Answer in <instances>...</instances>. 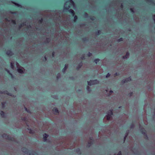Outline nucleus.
I'll return each mask as SVG.
<instances>
[{
    "label": "nucleus",
    "instance_id": "nucleus-30",
    "mask_svg": "<svg viewBox=\"0 0 155 155\" xmlns=\"http://www.w3.org/2000/svg\"><path fill=\"white\" fill-rule=\"evenodd\" d=\"M90 19L92 21H94L95 19V17L94 16H90Z\"/></svg>",
    "mask_w": 155,
    "mask_h": 155
},
{
    "label": "nucleus",
    "instance_id": "nucleus-5",
    "mask_svg": "<svg viewBox=\"0 0 155 155\" xmlns=\"http://www.w3.org/2000/svg\"><path fill=\"white\" fill-rule=\"evenodd\" d=\"M0 93L1 94H6L8 95L11 96L12 94L8 92L7 91H0Z\"/></svg>",
    "mask_w": 155,
    "mask_h": 155
},
{
    "label": "nucleus",
    "instance_id": "nucleus-53",
    "mask_svg": "<svg viewBox=\"0 0 155 155\" xmlns=\"http://www.w3.org/2000/svg\"><path fill=\"white\" fill-rule=\"evenodd\" d=\"M43 136H49L47 134H45L44 135H43Z\"/></svg>",
    "mask_w": 155,
    "mask_h": 155
},
{
    "label": "nucleus",
    "instance_id": "nucleus-12",
    "mask_svg": "<svg viewBox=\"0 0 155 155\" xmlns=\"http://www.w3.org/2000/svg\"><path fill=\"white\" fill-rule=\"evenodd\" d=\"M17 71L20 74H23L24 73V71L22 68H19L18 69Z\"/></svg>",
    "mask_w": 155,
    "mask_h": 155
},
{
    "label": "nucleus",
    "instance_id": "nucleus-3",
    "mask_svg": "<svg viewBox=\"0 0 155 155\" xmlns=\"http://www.w3.org/2000/svg\"><path fill=\"white\" fill-rule=\"evenodd\" d=\"M90 141L88 142L86 146L87 147H90L91 145L94 144V140L93 139H92L91 137H90Z\"/></svg>",
    "mask_w": 155,
    "mask_h": 155
},
{
    "label": "nucleus",
    "instance_id": "nucleus-26",
    "mask_svg": "<svg viewBox=\"0 0 155 155\" xmlns=\"http://www.w3.org/2000/svg\"><path fill=\"white\" fill-rule=\"evenodd\" d=\"M74 22H76V21L78 19V17L76 15H74Z\"/></svg>",
    "mask_w": 155,
    "mask_h": 155
},
{
    "label": "nucleus",
    "instance_id": "nucleus-28",
    "mask_svg": "<svg viewBox=\"0 0 155 155\" xmlns=\"http://www.w3.org/2000/svg\"><path fill=\"white\" fill-rule=\"evenodd\" d=\"M82 40L83 41H87L88 40V38L85 37L82 39Z\"/></svg>",
    "mask_w": 155,
    "mask_h": 155
},
{
    "label": "nucleus",
    "instance_id": "nucleus-27",
    "mask_svg": "<svg viewBox=\"0 0 155 155\" xmlns=\"http://www.w3.org/2000/svg\"><path fill=\"white\" fill-rule=\"evenodd\" d=\"M101 33V31L100 30H98L96 32V34L97 35H100Z\"/></svg>",
    "mask_w": 155,
    "mask_h": 155
},
{
    "label": "nucleus",
    "instance_id": "nucleus-13",
    "mask_svg": "<svg viewBox=\"0 0 155 155\" xmlns=\"http://www.w3.org/2000/svg\"><path fill=\"white\" fill-rule=\"evenodd\" d=\"M107 114L108 115H110V116L112 115L113 114V110L110 109L109 110L107 111Z\"/></svg>",
    "mask_w": 155,
    "mask_h": 155
},
{
    "label": "nucleus",
    "instance_id": "nucleus-48",
    "mask_svg": "<svg viewBox=\"0 0 155 155\" xmlns=\"http://www.w3.org/2000/svg\"><path fill=\"white\" fill-rule=\"evenodd\" d=\"M130 10L131 12H134V9L133 8H130Z\"/></svg>",
    "mask_w": 155,
    "mask_h": 155
},
{
    "label": "nucleus",
    "instance_id": "nucleus-46",
    "mask_svg": "<svg viewBox=\"0 0 155 155\" xmlns=\"http://www.w3.org/2000/svg\"><path fill=\"white\" fill-rule=\"evenodd\" d=\"M153 19L155 23V15H153Z\"/></svg>",
    "mask_w": 155,
    "mask_h": 155
},
{
    "label": "nucleus",
    "instance_id": "nucleus-25",
    "mask_svg": "<svg viewBox=\"0 0 155 155\" xmlns=\"http://www.w3.org/2000/svg\"><path fill=\"white\" fill-rule=\"evenodd\" d=\"M129 127L130 129H133L134 127V124L132 123L130 124Z\"/></svg>",
    "mask_w": 155,
    "mask_h": 155
},
{
    "label": "nucleus",
    "instance_id": "nucleus-36",
    "mask_svg": "<svg viewBox=\"0 0 155 155\" xmlns=\"http://www.w3.org/2000/svg\"><path fill=\"white\" fill-rule=\"evenodd\" d=\"M11 21L12 23H13L14 25H16V21L15 20H11Z\"/></svg>",
    "mask_w": 155,
    "mask_h": 155
},
{
    "label": "nucleus",
    "instance_id": "nucleus-63",
    "mask_svg": "<svg viewBox=\"0 0 155 155\" xmlns=\"http://www.w3.org/2000/svg\"><path fill=\"white\" fill-rule=\"evenodd\" d=\"M99 137V136H98V137Z\"/></svg>",
    "mask_w": 155,
    "mask_h": 155
},
{
    "label": "nucleus",
    "instance_id": "nucleus-23",
    "mask_svg": "<svg viewBox=\"0 0 155 155\" xmlns=\"http://www.w3.org/2000/svg\"><path fill=\"white\" fill-rule=\"evenodd\" d=\"M99 61H100V60L99 59L97 58V59H95L94 60V62H95L96 64H97L99 62Z\"/></svg>",
    "mask_w": 155,
    "mask_h": 155
},
{
    "label": "nucleus",
    "instance_id": "nucleus-33",
    "mask_svg": "<svg viewBox=\"0 0 155 155\" xmlns=\"http://www.w3.org/2000/svg\"><path fill=\"white\" fill-rule=\"evenodd\" d=\"M43 21V19L42 18H41V19L39 20L38 22L40 24H41L42 23Z\"/></svg>",
    "mask_w": 155,
    "mask_h": 155
},
{
    "label": "nucleus",
    "instance_id": "nucleus-19",
    "mask_svg": "<svg viewBox=\"0 0 155 155\" xmlns=\"http://www.w3.org/2000/svg\"><path fill=\"white\" fill-rule=\"evenodd\" d=\"M70 7L69 5H68L67 6H64V10H69V9L70 8Z\"/></svg>",
    "mask_w": 155,
    "mask_h": 155
},
{
    "label": "nucleus",
    "instance_id": "nucleus-2",
    "mask_svg": "<svg viewBox=\"0 0 155 155\" xmlns=\"http://www.w3.org/2000/svg\"><path fill=\"white\" fill-rule=\"evenodd\" d=\"M99 81L97 79L93 80H90L87 81L88 84L89 85L91 86L92 85L97 84L99 83Z\"/></svg>",
    "mask_w": 155,
    "mask_h": 155
},
{
    "label": "nucleus",
    "instance_id": "nucleus-64",
    "mask_svg": "<svg viewBox=\"0 0 155 155\" xmlns=\"http://www.w3.org/2000/svg\"><path fill=\"white\" fill-rule=\"evenodd\" d=\"M154 29H155V26L154 27Z\"/></svg>",
    "mask_w": 155,
    "mask_h": 155
},
{
    "label": "nucleus",
    "instance_id": "nucleus-41",
    "mask_svg": "<svg viewBox=\"0 0 155 155\" xmlns=\"http://www.w3.org/2000/svg\"><path fill=\"white\" fill-rule=\"evenodd\" d=\"M69 2L71 4H74V2L72 0H70Z\"/></svg>",
    "mask_w": 155,
    "mask_h": 155
},
{
    "label": "nucleus",
    "instance_id": "nucleus-37",
    "mask_svg": "<svg viewBox=\"0 0 155 155\" xmlns=\"http://www.w3.org/2000/svg\"><path fill=\"white\" fill-rule=\"evenodd\" d=\"M110 74L109 73H108L106 75V78H108L110 77Z\"/></svg>",
    "mask_w": 155,
    "mask_h": 155
},
{
    "label": "nucleus",
    "instance_id": "nucleus-15",
    "mask_svg": "<svg viewBox=\"0 0 155 155\" xmlns=\"http://www.w3.org/2000/svg\"><path fill=\"white\" fill-rule=\"evenodd\" d=\"M0 115L3 118L5 117V113L2 111H1L0 112Z\"/></svg>",
    "mask_w": 155,
    "mask_h": 155
},
{
    "label": "nucleus",
    "instance_id": "nucleus-6",
    "mask_svg": "<svg viewBox=\"0 0 155 155\" xmlns=\"http://www.w3.org/2000/svg\"><path fill=\"white\" fill-rule=\"evenodd\" d=\"M6 54L7 55L10 56H12L13 54V52L11 50H8L6 52Z\"/></svg>",
    "mask_w": 155,
    "mask_h": 155
},
{
    "label": "nucleus",
    "instance_id": "nucleus-56",
    "mask_svg": "<svg viewBox=\"0 0 155 155\" xmlns=\"http://www.w3.org/2000/svg\"><path fill=\"white\" fill-rule=\"evenodd\" d=\"M113 92V91L112 90H110V93H112Z\"/></svg>",
    "mask_w": 155,
    "mask_h": 155
},
{
    "label": "nucleus",
    "instance_id": "nucleus-62",
    "mask_svg": "<svg viewBox=\"0 0 155 155\" xmlns=\"http://www.w3.org/2000/svg\"><path fill=\"white\" fill-rule=\"evenodd\" d=\"M144 136H147V135L146 134L145 135H144Z\"/></svg>",
    "mask_w": 155,
    "mask_h": 155
},
{
    "label": "nucleus",
    "instance_id": "nucleus-39",
    "mask_svg": "<svg viewBox=\"0 0 155 155\" xmlns=\"http://www.w3.org/2000/svg\"><path fill=\"white\" fill-rule=\"evenodd\" d=\"M84 15L86 17H87L88 16V14L86 13H85L84 14Z\"/></svg>",
    "mask_w": 155,
    "mask_h": 155
},
{
    "label": "nucleus",
    "instance_id": "nucleus-16",
    "mask_svg": "<svg viewBox=\"0 0 155 155\" xmlns=\"http://www.w3.org/2000/svg\"><path fill=\"white\" fill-rule=\"evenodd\" d=\"M43 139L45 142H48L49 143L50 142V141L49 140H48L47 138L49 136H43Z\"/></svg>",
    "mask_w": 155,
    "mask_h": 155
},
{
    "label": "nucleus",
    "instance_id": "nucleus-54",
    "mask_svg": "<svg viewBox=\"0 0 155 155\" xmlns=\"http://www.w3.org/2000/svg\"><path fill=\"white\" fill-rule=\"evenodd\" d=\"M133 94V93L132 92H130V93H129V94L130 95V96H131Z\"/></svg>",
    "mask_w": 155,
    "mask_h": 155
},
{
    "label": "nucleus",
    "instance_id": "nucleus-18",
    "mask_svg": "<svg viewBox=\"0 0 155 155\" xmlns=\"http://www.w3.org/2000/svg\"><path fill=\"white\" fill-rule=\"evenodd\" d=\"M25 25V23L24 22L22 23L19 25V28H20L22 27H23V26Z\"/></svg>",
    "mask_w": 155,
    "mask_h": 155
},
{
    "label": "nucleus",
    "instance_id": "nucleus-1",
    "mask_svg": "<svg viewBox=\"0 0 155 155\" xmlns=\"http://www.w3.org/2000/svg\"><path fill=\"white\" fill-rule=\"evenodd\" d=\"M21 150L23 152L28 155H38L36 151H30L25 147H22Z\"/></svg>",
    "mask_w": 155,
    "mask_h": 155
},
{
    "label": "nucleus",
    "instance_id": "nucleus-60",
    "mask_svg": "<svg viewBox=\"0 0 155 155\" xmlns=\"http://www.w3.org/2000/svg\"><path fill=\"white\" fill-rule=\"evenodd\" d=\"M121 7L122 8L123 7V5H121Z\"/></svg>",
    "mask_w": 155,
    "mask_h": 155
},
{
    "label": "nucleus",
    "instance_id": "nucleus-29",
    "mask_svg": "<svg viewBox=\"0 0 155 155\" xmlns=\"http://www.w3.org/2000/svg\"><path fill=\"white\" fill-rule=\"evenodd\" d=\"M86 89L89 92H90L91 91V89L90 88V87L88 86H87V87Z\"/></svg>",
    "mask_w": 155,
    "mask_h": 155
},
{
    "label": "nucleus",
    "instance_id": "nucleus-44",
    "mask_svg": "<svg viewBox=\"0 0 155 155\" xmlns=\"http://www.w3.org/2000/svg\"><path fill=\"white\" fill-rule=\"evenodd\" d=\"M27 112L29 114L31 113V111L29 109L27 111Z\"/></svg>",
    "mask_w": 155,
    "mask_h": 155
},
{
    "label": "nucleus",
    "instance_id": "nucleus-24",
    "mask_svg": "<svg viewBox=\"0 0 155 155\" xmlns=\"http://www.w3.org/2000/svg\"><path fill=\"white\" fill-rule=\"evenodd\" d=\"M50 41V39L49 38H47L45 42L47 43H49Z\"/></svg>",
    "mask_w": 155,
    "mask_h": 155
},
{
    "label": "nucleus",
    "instance_id": "nucleus-55",
    "mask_svg": "<svg viewBox=\"0 0 155 155\" xmlns=\"http://www.w3.org/2000/svg\"><path fill=\"white\" fill-rule=\"evenodd\" d=\"M127 137V136H124V140L126 139V138Z\"/></svg>",
    "mask_w": 155,
    "mask_h": 155
},
{
    "label": "nucleus",
    "instance_id": "nucleus-32",
    "mask_svg": "<svg viewBox=\"0 0 155 155\" xmlns=\"http://www.w3.org/2000/svg\"><path fill=\"white\" fill-rule=\"evenodd\" d=\"M119 75V73L118 72H116L114 74V77H116L117 76H118Z\"/></svg>",
    "mask_w": 155,
    "mask_h": 155
},
{
    "label": "nucleus",
    "instance_id": "nucleus-34",
    "mask_svg": "<svg viewBox=\"0 0 155 155\" xmlns=\"http://www.w3.org/2000/svg\"><path fill=\"white\" fill-rule=\"evenodd\" d=\"M87 56L88 57H90L92 55V54L89 52L87 54Z\"/></svg>",
    "mask_w": 155,
    "mask_h": 155
},
{
    "label": "nucleus",
    "instance_id": "nucleus-52",
    "mask_svg": "<svg viewBox=\"0 0 155 155\" xmlns=\"http://www.w3.org/2000/svg\"><path fill=\"white\" fill-rule=\"evenodd\" d=\"M25 110L27 112V111L28 110V109L26 107H25Z\"/></svg>",
    "mask_w": 155,
    "mask_h": 155
},
{
    "label": "nucleus",
    "instance_id": "nucleus-57",
    "mask_svg": "<svg viewBox=\"0 0 155 155\" xmlns=\"http://www.w3.org/2000/svg\"><path fill=\"white\" fill-rule=\"evenodd\" d=\"M5 20H6L7 21H9V20H8V19H7V18H5Z\"/></svg>",
    "mask_w": 155,
    "mask_h": 155
},
{
    "label": "nucleus",
    "instance_id": "nucleus-61",
    "mask_svg": "<svg viewBox=\"0 0 155 155\" xmlns=\"http://www.w3.org/2000/svg\"><path fill=\"white\" fill-rule=\"evenodd\" d=\"M125 136H128V134H127L126 135H125Z\"/></svg>",
    "mask_w": 155,
    "mask_h": 155
},
{
    "label": "nucleus",
    "instance_id": "nucleus-14",
    "mask_svg": "<svg viewBox=\"0 0 155 155\" xmlns=\"http://www.w3.org/2000/svg\"><path fill=\"white\" fill-rule=\"evenodd\" d=\"M130 53L128 52H127L126 53V54L125 55L123 56V59H127L128 57L129 56Z\"/></svg>",
    "mask_w": 155,
    "mask_h": 155
},
{
    "label": "nucleus",
    "instance_id": "nucleus-4",
    "mask_svg": "<svg viewBox=\"0 0 155 155\" xmlns=\"http://www.w3.org/2000/svg\"><path fill=\"white\" fill-rule=\"evenodd\" d=\"M131 78L130 77L127 78L126 79H124L122 80L121 82L122 84H124L130 81H131Z\"/></svg>",
    "mask_w": 155,
    "mask_h": 155
},
{
    "label": "nucleus",
    "instance_id": "nucleus-11",
    "mask_svg": "<svg viewBox=\"0 0 155 155\" xmlns=\"http://www.w3.org/2000/svg\"><path fill=\"white\" fill-rule=\"evenodd\" d=\"M28 130V131L29 133L31 134H33L34 133L35 131L33 129H31L30 128L28 127L27 128Z\"/></svg>",
    "mask_w": 155,
    "mask_h": 155
},
{
    "label": "nucleus",
    "instance_id": "nucleus-9",
    "mask_svg": "<svg viewBox=\"0 0 155 155\" xmlns=\"http://www.w3.org/2000/svg\"><path fill=\"white\" fill-rule=\"evenodd\" d=\"M68 67V64H66L64 65V68L62 69V71L63 73H64L66 70L67 69Z\"/></svg>",
    "mask_w": 155,
    "mask_h": 155
},
{
    "label": "nucleus",
    "instance_id": "nucleus-42",
    "mask_svg": "<svg viewBox=\"0 0 155 155\" xmlns=\"http://www.w3.org/2000/svg\"><path fill=\"white\" fill-rule=\"evenodd\" d=\"M117 155H122L121 152V151H120L118 153Z\"/></svg>",
    "mask_w": 155,
    "mask_h": 155
},
{
    "label": "nucleus",
    "instance_id": "nucleus-8",
    "mask_svg": "<svg viewBox=\"0 0 155 155\" xmlns=\"http://www.w3.org/2000/svg\"><path fill=\"white\" fill-rule=\"evenodd\" d=\"M68 11L71 14L72 16H74L75 15V12L72 9H69Z\"/></svg>",
    "mask_w": 155,
    "mask_h": 155
},
{
    "label": "nucleus",
    "instance_id": "nucleus-59",
    "mask_svg": "<svg viewBox=\"0 0 155 155\" xmlns=\"http://www.w3.org/2000/svg\"><path fill=\"white\" fill-rule=\"evenodd\" d=\"M44 58L45 60H47V58L45 56V57Z\"/></svg>",
    "mask_w": 155,
    "mask_h": 155
},
{
    "label": "nucleus",
    "instance_id": "nucleus-35",
    "mask_svg": "<svg viewBox=\"0 0 155 155\" xmlns=\"http://www.w3.org/2000/svg\"><path fill=\"white\" fill-rule=\"evenodd\" d=\"M123 38H120L118 39L117 40V42H120L123 41Z\"/></svg>",
    "mask_w": 155,
    "mask_h": 155
},
{
    "label": "nucleus",
    "instance_id": "nucleus-17",
    "mask_svg": "<svg viewBox=\"0 0 155 155\" xmlns=\"http://www.w3.org/2000/svg\"><path fill=\"white\" fill-rule=\"evenodd\" d=\"M2 108H4L6 106V102H3L2 103Z\"/></svg>",
    "mask_w": 155,
    "mask_h": 155
},
{
    "label": "nucleus",
    "instance_id": "nucleus-47",
    "mask_svg": "<svg viewBox=\"0 0 155 155\" xmlns=\"http://www.w3.org/2000/svg\"><path fill=\"white\" fill-rule=\"evenodd\" d=\"M10 12V13H11V14H16V12Z\"/></svg>",
    "mask_w": 155,
    "mask_h": 155
},
{
    "label": "nucleus",
    "instance_id": "nucleus-43",
    "mask_svg": "<svg viewBox=\"0 0 155 155\" xmlns=\"http://www.w3.org/2000/svg\"><path fill=\"white\" fill-rule=\"evenodd\" d=\"M140 131L142 132V133H143V131H145V130H144V129H143V128H141V129H140Z\"/></svg>",
    "mask_w": 155,
    "mask_h": 155
},
{
    "label": "nucleus",
    "instance_id": "nucleus-22",
    "mask_svg": "<svg viewBox=\"0 0 155 155\" xmlns=\"http://www.w3.org/2000/svg\"><path fill=\"white\" fill-rule=\"evenodd\" d=\"M146 1L148 2L151 4H154V2H153V0H146Z\"/></svg>",
    "mask_w": 155,
    "mask_h": 155
},
{
    "label": "nucleus",
    "instance_id": "nucleus-50",
    "mask_svg": "<svg viewBox=\"0 0 155 155\" xmlns=\"http://www.w3.org/2000/svg\"><path fill=\"white\" fill-rule=\"evenodd\" d=\"M11 66L12 68H13L14 66L12 63H11Z\"/></svg>",
    "mask_w": 155,
    "mask_h": 155
},
{
    "label": "nucleus",
    "instance_id": "nucleus-20",
    "mask_svg": "<svg viewBox=\"0 0 155 155\" xmlns=\"http://www.w3.org/2000/svg\"><path fill=\"white\" fill-rule=\"evenodd\" d=\"M111 116L110 115H108L107 114V115L106 116L107 119V120H110V118L111 117Z\"/></svg>",
    "mask_w": 155,
    "mask_h": 155
},
{
    "label": "nucleus",
    "instance_id": "nucleus-40",
    "mask_svg": "<svg viewBox=\"0 0 155 155\" xmlns=\"http://www.w3.org/2000/svg\"><path fill=\"white\" fill-rule=\"evenodd\" d=\"M85 59V57L84 55H83L81 57V59L82 60H84Z\"/></svg>",
    "mask_w": 155,
    "mask_h": 155
},
{
    "label": "nucleus",
    "instance_id": "nucleus-49",
    "mask_svg": "<svg viewBox=\"0 0 155 155\" xmlns=\"http://www.w3.org/2000/svg\"><path fill=\"white\" fill-rule=\"evenodd\" d=\"M55 52L54 51H53L52 53V55L53 57H54V55Z\"/></svg>",
    "mask_w": 155,
    "mask_h": 155
},
{
    "label": "nucleus",
    "instance_id": "nucleus-10",
    "mask_svg": "<svg viewBox=\"0 0 155 155\" xmlns=\"http://www.w3.org/2000/svg\"><path fill=\"white\" fill-rule=\"evenodd\" d=\"M82 66V62L79 63L76 68V69L78 70H79V69L81 68Z\"/></svg>",
    "mask_w": 155,
    "mask_h": 155
},
{
    "label": "nucleus",
    "instance_id": "nucleus-45",
    "mask_svg": "<svg viewBox=\"0 0 155 155\" xmlns=\"http://www.w3.org/2000/svg\"><path fill=\"white\" fill-rule=\"evenodd\" d=\"M22 120L24 121H26V118L25 117H23L22 118Z\"/></svg>",
    "mask_w": 155,
    "mask_h": 155
},
{
    "label": "nucleus",
    "instance_id": "nucleus-7",
    "mask_svg": "<svg viewBox=\"0 0 155 155\" xmlns=\"http://www.w3.org/2000/svg\"><path fill=\"white\" fill-rule=\"evenodd\" d=\"M53 111L54 112L55 114L57 115L59 114V111L56 107H54L53 109Z\"/></svg>",
    "mask_w": 155,
    "mask_h": 155
},
{
    "label": "nucleus",
    "instance_id": "nucleus-31",
    "mask_svg": "<svg viewBox=\"0 0 155 155\" xmlns=\"http://www.w3.org/2000/svg\"><path fill=\"white\" fill-rule=\"evenodd\" d=\"M61 77V74L60 73H58L57 74L56 78L57 79H58Z\"/></svg>",
    "mask_w": 155,
    "mask_h": 155
},
{
    "label": "nucleus",
    "instance_id": "nucleus-58",
    "mask_svg": "<svg viewBox=\"0 0 155 155\" xmlns=\"http://www.w3.org/2000/svg\"><path fill=\"white\" fill-rule=\"evenodd\" d=\"M28 28H31V26L30 25L28 27Z\"/></svg>",
    "mask_w": 155,
    "mask_h": 155
},
{
    "label": "nucleus",
    "instance_id": "nucleus-38",
    "mask_svg": "<svg viewBox=\"0 0 155 155\" xmlns=\"http://www.w3.org/2000/svg\"><path fill=\"white\" fill-rule=\"evenodd\" d=\"M5 71L8 73H9V74L11 75H12V74H11V73L10 72V71L9 70H8L7 69H5Z\"/></svg>",
    "mask_w": 155,
    "mask_h": 155
},
{
    "label": "nucleus",
    "instance_id": "nucleus-21",
    "mask_svg": "<svg viewBox=\"0 0 155 155\" xmlns=\"http://www.w3.org/2000/svg\"><path fill=\"white\" fill-rule=\"evenodd\" d=\"M12 3L13 4H14V5H15L16 6L18 7H21V5H20V4H19L17 3H15L14 2H12Z\"/></svg>",
    "mask_w": 155,
    "mask_h": 155
},
{
    "label": "nucleus",
    "instance_id": "nucleus-51",
    "mask_svg": "<svg viewBox=\"0 0 155 155\" xmlns=\"http://www.w3.org/2000/svg\"><path fill=\"white\" fill-rule=\"evenodd\" d=\"M76 151L77 152L80 151V149H79V148H77V150H76Z\"/></svg>",
    "mask_w": 155,
    "mask_h": 155
}]
</instances>
